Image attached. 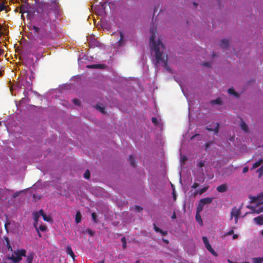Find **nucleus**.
I'll return each mask as SVG.
<instances>
[{
  "instance_id": "nucleus-39",
  "label": "nucleus",
  "mask_w": 263,
  "mask_h": 263,
  "mask_svg": "<svg viewBox=\"0 0 263 263\" xmlns=\"http://www.w3.org/2000/svg\"><path fill=\"white\" fill-rule=\"evenodd\" d=\"M257 172L259 173V175L260 176L263 174V165L258 169Z\"/></svg>"
},
{
  "instance_id": "nucleus-35",
  "label": "nucleus",
  "mask_w": 263,
  "mask_h": 263,
  "mask_svg": "<svg viewBox=\"0 0 263 263\" xmlns=\"http://www.w3.org/2000/svg\"><path fill=\"white\" fill-rule=\"evenodd\" d=\"M202 240L205 246L207 245V244H210L209 242V240L208 238L205 236L202 237Z\"/></svg>"
},
{
  "instance_id": "nucleus-52",
  "label": "nucleus",
  "mask_w": 263,
  "mask_h": 263,
  "mask_svg": "<svg viewBox=\"0 0 263 263\" xmlns=\"http://www.w3.org/2000/svg\"><path fill=\"white\" fill-rule=\"evenodd\" d=\"M87 232L89 234H90L91 236H93L94 233L90 229H88L87 230Z\"/></svg>"
},
{
  "instance_id": "nucleus-4",
  "label": "nucleus",
  "mask_w": 263,
  "mask_h": 263,
  "mask_svg": "<svg viewBox=\"0 0 263 263\" xmlns=\"http://www.w3.org/2000/svg\"><path fill=\"white\" fill-rule=\"evenodd\" d=\"M213 200V198L211 197H206L200 199L197 207L198 208V211H202L203 210L204 205L206 204L211 203Z\"/></svg>"
},
{
  "instance_id": "nucleus-34",
  "label": "nucleus",
  "mask_w": 263,
  "mask_h": 263,
  "mask_svg": "<svg viewBox=\"0 0 263 263\" xmlns=\"http://www.w3.org/2000/svg\"><path fill=\"white\" fill-rule=\"evenodd\" d=\"M39 231H41L42 232H44L46 230L47 227L44 225H41L39 228Z\"/></svg>"
},
{
  "instance_id": "nucleus-44",
  "label": "nucleus",
  "mask_w": 263,
  "mask_h": 263,
  "mask_svg": "<svg viewBox=\"0 0 263 263\" xmlns=\"http://www.w3.org/2000/svg\"><path fill=\"white\" fill-rule=\"evenodd\" d=\"M135 209L137 212H140L142 210V208L138 205H136L135 207Z\"/></svg>"
},
{
  "instance_id": "nucleus-55",
  "label": "nucleus",
  "mask_w": 263,
  "mask_h": 263,
  "mask_svg": "<svg viewBox=\"0 0 263 263\" xmlns=\"http://www.w3.org/2000/svg\"><path fill=\"white\" fill-rule=\"evenodd\" d=\"M162 240L164 242H165L166 244H168L169 243V241L167 239H165L164 238H162Z\"/></svg>"
},
{
  "instance_id": "nucleus-59",
  "label": "nucleus",
  "mask_w": 263,
  "mask_h": 263,
  "mask_svg": "<svg viewBox=\"0 0 263 263\" xmlns=\"http://www.w3.org/2000/svg\"><path fill=\"white\" fill-rule=\"evenodd\" d=\"M9 223H6L5 224V229L7 230V224H9Z\"/></svg>"
},
{
  "instance_id": "nucleus-9",
  "label": "nucleus",
  "mask_w": 263,
  "mask_h": 263,
  "mask_svg": "<svg viewBox=\"0 0 263 263\" xmlns=\"http://www.w3.org/2000/svg\"><path fill=\"white\" fill-rule=\"evenodd\" d=\"M209 186L208 185H206V186L202 187V189L195 192L194 193H193L192 196L193 197H195L197 195H201L202 194H203L204 193H205V192H206V191L209 189Z\"/></svg>"
},
{
  "instance_id": "nucleus-18",
  "label": "nucleus",
  "mask_w": 263,
  "mask_h": 263,
  "mask_svg": "<svg viewBox=\"0 0 263 263\" xmlns=\"http://www.w3.org/2000/svg\"><path fill=\"white\" fill-rule=\"evenodd\" d=\"M254 221L258 225L261 226L263 224V218L261 215L255 217Z\"/></svg>"
},
{
  "instance_id": "nucleus-16",
  "label": "nucleus",
  "mask_w": 263,
  "mask_h": 263,
  "mask_svg": "<svg viewBox=\"0 0 263 263\" xmlns=\"http://www.w3.org/2000/svg\"><path fill=\"white\" fill-rule=\"evenodd\" d=\"M104 67V66L102 64H92L86 66L87 68L91 69H102Z\"/></svg>"
},
{
  "instance_id": "nucleus-62",
  "label": "nucleus",
  "mask_w": 263,
  "mask_h": 263,
  "mask_svg": "<svg viewBox=\"0 0 263 263\" xmlns=\"http://www.w3.org/2000/svg\"><path fill=\"white\" fill-rule=\"evenodd\" d=\"M193 4H194V5L195 7H197V5H198V4H197V3H196L195 2H194V3H193Z\"/></svg>"
},
{
  "instance_id": "nucleus-54",
  "label": "nucleus",
  "mask_w": 263,
  "mask_h": 263,
  "mask_svg": "<svg viewBox=\"0 0 263 263\" xmlns=\"http://www.w3.org/2000/svg\"><path fill=\"white\" fill-rule=\"evenodd\" d=\"M202 64H203V65L205 66H210V63L209 62H203Z\"/></svg>"
},
{
  "instance_id": "nucleus-22",
  "label": "nucleus",
  "mask_w": 263,
  "mask_h": 263,
  "mask_svg": "<svg viewBox=\"0 0 263 263\" xmlns=\"http://www.w3.org/2000/svg\"><path fill=\"white\" fill-rule=\"evenodd\" d=\"M262 162H263L262 159H260L258 161H256L255 163H254L253 164L252 167L251 168V170H254V169L258 167V166H259L261 165V164L262 163Z\"/></svg>"
},
{
  "instance_id": "nucleus-30",
  "label": "nucleus",
  "mask_w": 263,
  "mask_h": 263,
  "mask_svg": "<svg viewBox=\"0 0 263 263\" xmlns=\"http://www.w3.org/2000/svg\"><path fill=\"white\" fill-rule=\"evenodd\" d=\"M109 6V4L107 2H103L101 3V7L102 9L103 10L104 12L106 13V8L107 6Z\"/></svg>"
},
{
  "instance_id": "nucleus-42",
  "label": "nucleus",
  "mask_w": 263,
  "mask_h": 263,
  "mask_svg": "<svg viewBox=\"0 0 263 263\" xmlns=\"http://www.w3.org/2000/svg\"><path fill=\"white\" fill-rule=\"evenodd\" d=\"M152 121L155 125L158 124V120L156 117H152Z\"/></svg>"
},
{
  "instance_id": "nucleus-32",
  "label": "nucleus",
  "mask_w": 263,
  "mask_h": 263,
  "mask_svg": "<svg viewBox=\"0 0 263 263\" xmlns=\"http://www.w3.org/2000/svg\"><path fill=\"white\" fill-rule=\"evenodd\" d=\"M201 138L202 136L200 134H195L191 138V139H194L197 138L198 140H200L201 139Z\"/></svg>"
},
{
  "instance_id": "nucleus-49",
  "label": "nucleus",
  "mask_w": 263,
  "mask_h": 263,
  "mask_svg": "<svg viewBox=\"0 0 263 263\" xmlns=\"http://www.w3.org/2000/svg\"><path fill=\"white\" fill-rule=\"evenodd\" d=\"M159 233L162 235V236H165L167 235V231H164L161 229L160 232Z\"/></svg>"
},
{
  "instance_id": "nucleus-5",
  "label": "nucleus",
  "mask_w": 263,
  "mask_h": 263,
  "mask_svg": "<svg viewBox=\"0 0 263 263\" xmlns=\"http://www.w3.org/2000/svg\"><path fill=\"white\" fill-rule=\"evenodd\" d=\"M240 213V210L239 209H237L236 207L233 208L231 212L230 219L232 220L233 217H234L235 223H236L238 221Z\"/></svg>"
},
{
  "instance_id": "nucleus-17",
  "label": "nucleus",
  "mask_w": 263,
  "mask_h": 263,
  "mask_svg": "<svg viewBox=\"0 0 263 263\" xmlns=\"http://www.w3.org/2000/svg\"><path fill=\"white\" fill-rule=\"evenodd\" d=\"M206 249L214 256H217V253L214 250L210 244H207L205 246Z\"/></svg>"
},
{
  "instance_id": "nucleus-58",
  "label": "nucleus",
  "mask_w": 263,
  "mask_h": 263,
  "mask_svg": "<svg viewBox=\"0 0 263 263\" xmlns=\"http://www.w3.org/2000/svg\"><path fill=\"white\" fill-rule=\"evenodd\" d=\"M210 145V143H206L205 144V148H208Z\"/></svg>"
},
{
  "instance_id": "nucleus-31",
  "label": "nucleus",
  "mask_w": 263,
  "mask_h": 263,
  "mask_svg": "<svg viewBox=\"0 0 263 263\" xmlns=\"http://www.w3.org/2000/svg\"><path fill=\"white\" fill-rule=\"evenodd\" d=\"M96 108L98 109L100 111H101L102 113L104 114L105 112V108L103 107H101L99 105H97L96 106Z\"/></svg>"
},
{
  "instance_id": "nucleus-6",
  "label": "nucleus",
  "mask_w": 263,
  "mask_h": 263,
  "mask_svg": "<svg viewBox=\"0 0 263 263\" xmlns=\"http://www.w3.org/2000/svg\"><path fill=\"white\" fill-rule=\"evenodd\" d=\"M251 203H256L257 205L263 203V193L258 195L257 196H253L251 198Z\"/></svg>"
},
{
  "instance_id": "nucleus-40",
  "label": "nucleus",
  "mask_w": 263,
  "mask_h": 263,
  "mask_svg": "<svg viewBox=\"0 0 263 263\" xmlns=\"http://www.w3.org/2000/svg\"><path fill=\"white\" fill-rule=\"evenodd\" d=\"M72 102L77 105H79L80 104V101L77 99H72Z\"/></svg>"
},
{
  "instance_id": "nucleus-45",
  "label": "nucleus",
  "mask_w": 263,
  "mask_h": 263,
  "mask_svg": "<svg viewBox=\"0 0 263 263\" xmlns=\"http://www.w3.org/2000/svg\"><path fill=\"white\" fill-rule=\"evenodd\" d=\"M199 186V184L196 182L194 183V184L192 185V189H196Z\"/></svg>"
},
{
  "instance_id": "nucleus-14",
  "label": "nucleus",
  "mask_w": 263,
  "mask_h": 263,
  "mask_svg": "<svg viewBox=\"0 0 263 263\" xmlns=\"http://www.w3.org/2000/svg\"><path fill=\"white\" fill-rule=\"evenodd\" d=\"M229 44V41L227 39H222L219 44L221 48L225 49L228 47Z\"/></svg>"
},
{
  "instance_id": "nucleus-38",
  "label": "nucleus",
  "mask_w": 263,
  "mask_h": 263,
  "mask_svg": "<svg viewBox=\"0 0 263 263\" xmlns=\"http://www.w3.org/2000/svg\"><path fill=\"white\" fill-rule=\"evenodd\" d=\"M32 29L34 30V33H38L40 31V28L36 26L33 25L32 26Z\"/></svg>"
},
{
  "instance_id": "nucleus-15",
  "label": "nucleus",
  "mask_w": 263,
  "mask_h": 263,
  "mask_svg": "<svg viewBox=\"0 0 263 263\" xmlns=\"http://www.w3.org/2000/svg\"><path fill=\"white\" fill-rule=\"evenodd\" d=\"M201 212V211H198V208H197L195 218H196V220L199 223H200L201 225H202V220L201 217V216L200 215V213Z\"/></svg>"
},
{
  "instance_id": "nucleus-51",
  "label": "nucleus",
  "mask_w": 263,
  "mask_h": 263,
  "mask_svg": "<svg viewBox=\"0 0 263 263\" xmlns=\"http://www.w3.org/2000/svg\"><path fill=\"white\" fill-rule=\"evenodd\" d=\"M37 213H39V214H40V216H42L43 215H44V214H45V213H44V211H43L42 210H40Z\"/></svg>"
},
{
  "instance_id": "nucleus-43",
  "label": "nucleus",
  "mask_w": 263,
  "mask_h": 263,
  "mask_svg": "<svg viewBox=\"0 0 263 263\" xmlns=\"http://www.w3.org/2000/svg\"><path fill=\"white\" fill-rule=\"evenodd\" d=\"M154 229L156 232L159 233V232L161 231V229L157 227L155 223H154Z\"/></svg>"
},
{
  "instance_id": "nucleus-47",
  "label": "nucleus",
  "mask_w": 263,
  "mask_h": 263,
  "mask_svg": "<svg viewBox=\"0 0 263 263\" xmlns=\"http://www.w3.org/2000/svg\"><path fill=\"white\" fill-rule=\"evenodd\" d=\"M34 226L35 228L36 231L37 232V234H38L39 236L40 237H41L42 235H41L40 231H39V229L37 228V226H36V224H34Z\"/></svg>"
},
{
  "instance_id": "nucleus-25",
  "label": "nucleus",
  "mask_w": 263,
  "mask_h": 263,
  "mask_svg": "<svg viewBox=\"0 0 263 263\" xmlns=\"http://www.w3.org/2000/svg\"><path fill=\"white\" fill-rule=\"evenodd\" d=\"M33 219L35 221V223L34 224H36V226L37 225V223L38 222V220L40 217V214L37 212H35L33 214Z\"/></svg>"
},
{
  "instance_id": "nucleus-3",
  "label": "nucleus",
  "mask_w": 263,
  "mask_h": 263,
  "mask_svg": "<svg viewBox=\"0 0 263 263\" xmlns=\"http://www.w3.org/2000/svg\"><path fill=\"white\" fill-rule=\"evenodd\" d=\"M26 251L24 249L17 250L14 252L9 259L12 260L14 263H17L22 259V257L26 256Z\"/></svg>"
},
{
  "instance_id": "nucleus-60",
  "label": "nucleus",
  "mask_w": 263,
  "mask_h": 263,
  "mask_svg": "<svg viewBox=\"0 0 263 263\" xmlns=\"http://www.w3.org/2000/svg\"><path fill=\"white\" fill-rule=\"evenodd\" d=\"M21 18H22V20H25V17H24V14H22V15H21Z\"/></svg>"
},
{
  "instance_id": "nucleus-33",
  "label": "nucleus",
  "mask_w": 263,
  "mask_h": 263,
  "mask_svg": "<svg viewBox=\"0 0 263 263\" xmlns=\"http://www.w3.org/2000/svg\"><path fill=\"white\" fill-rule=\"evenodd\" d=\"M42 217L44 221L49 222L51 220L50 216H47L46 214L43 215Z\"/></svg>"
},
{
  "instance_id": "nucleus-12",
  "label": "nucleus",
  "mask_w": 263,
  "mask_h": 263,
  "mask_svg": "<svg viewBox=\"0 0 263 263\" xmlns=\"http://www.w3.org/2000/svg\"><path fill=\"white\" fill-rule=\"evenodd\" d=\"M206 129L209 132H214V134L217 135L219 130V124L218 123H216V126L214 129L207 126L206 127Z\"/></svg>"
},
{
  "instance_id": "nucleus-24",
  "label": "nucleus",
  "mask_w": 263,
  "mask_h": 263,
  "mask_svg": "<svg viewBox=\"0 0 263 263\" xmlns=\"http://www.w3.org/2000/svg\"><path fill=\"white\" fill-rule=\"evenodd\" d=\"M128 160H129V161L131 165L133 167H135L136 166V162L135 160V158L133 157V156L132 155H130L129 156Z\"/></svg>"
},
{
  "instance_id": "nucleus-28",
  "label": "nucleus",
  "mask_w": 263,
  "mask_h": 263,
  "mask_svg": "<svg viewBox=\"0 0 263 263\" xmlns=\"http://www.w3.org/2000/svg\"><path fill=\"white\" fill-rule=\"evenodd\" d=\"M228 93L230 95H233L235 96L238 97V94L235 91L234 89L232 88H230L228 89Z\"/></svg>"
},
{
  "instance_id": "nucleus-57",
  "label": "nucleus",
  "mask_w": 263,
  "mask_h": 263,
  "mask_svg": "<svg viewBox=\"0 0 263 263\" xmlns=\"http://www.w3.org/2000/svg\"><path fill=\"white\" fill-rule=\"evenodd\" d=\"M171 218L172 219H175L176 218V215L175 212H174L173 214L172 215Z\"/></svg>"
},
{
  "instance_id": "nucleus-26",
  "label": "nucleus",
  "mask_w": 263,
  "mask_h": 263,
  "mask_svg": "<svg viewBox=\"0 0 263 263\" xmlns=\"http://www.w3.org/2000/svg\"><path fill=\"white\" fill-rule=\"evenodd\" d=\"M263 262V257H255L253 258V263H261Z\"/></svg>"
},
{
  "instance_id": "nucleus-23",
  "label": "nucleus",
  "mask_w": 263,
  "mask_h": 263,
  "mask_svg": "<svg viewBox=\"0 0 263 263\" xmlns=\"http://www.w3.org/2000/svg\"><path fill=\"white\" fill-rule=\"evenodd\" d=\"M211 104H221L222 100L220 98H217L215 100H213L210 101Z\"/></svg>"
},
{
  "instance_id": "nucleus-21",
  "label": "nucleus",
  "mask_w": 263,
  "mask_h": 263,
  "mask_svg": "<svg viewBox=\"0 0 263 263\" xmlns=\"http://www.w3.org/2000/svg\"><path fill=\"white\" fill-rule=\"evenodd\" d=\"M81 214L80 211H78L76 215L75 221L77 223H79L81 221Z\"/></svg>"
},
{
  "instance_id": "nucleus-11",
  "label": "nucleus",
  "mask_w": 263,
  "mask_h": 263,
  "mask_svg": "<svg viewBox=\"0 0 263 263\" xmlns=\"http://www.w3.org/2000/svg\"><path fill=\"white\" fill-rule=\"evenodd\" d=\"M120 34V40L117 42L119 46H122L124 45L125 41L124 40V35L122 31L119 32Z\"/></svg>"
},
{
  "instance_id": "nucleus-36",
  "label": "nucleus",
  "mask_w": 263,
  "mask_h": 263,
  "mask_svg": "<svg viewBox=\"0 0 263 263\" xmlns=\"http://www.w3.org/2000/svg\"><path fill=\"white\" fill-rule=\"evenodd\" d=\"M121 241L122 242L123 248L125 249L126 247V239L125 237L121 238Z\"/></svg>"
},
{
  "instance_id": "nucleus-29",
  "label": "nucleus",
  "mask_w": 263,
  "mask_h": 263,
  "mask_svg": "<svg viewBox=\"0 0 263 263\" xmlns=\"http://www.w3.org/2000/svg\"><path fill=\"white\" fill-rule=\"evenodd\" d=\"M84 177L85 178L88 179L90 177V173L88 170H87L84 174Z\"/></svg>"
},
{
  "instance_id": "nucleus-7",
  "label": "nucleus",
  "mask_w": 263,
  "mask_h": 263,
  "mask_svg": "<svg viewBox=\"0 0 263 263\" xmlns=\"http://www.w3.org/2000/svg\"><path fill=\"white\" fill-rule=\"evenodd\" d=\"M29 8L30 5L28 3L26 4L21 5L20 7L19 12L22 14H24L25 13H28L29 14L31 13V11L29 10Z\"/></svg>"
},
{
  "instance_id": "nucleus-10",
  "label": "nucleus",
  "mask_w": 263,
  "mask_h": 263,
  "mask_svg": "<svg viewBox=\"0 0 263 263\" xmlns=\"http://www.w3.org/2000/svg\"><path fill=\"white\" fill-rule=\"evenodd\" d=\"M8 34V27L6 26H3L0 24V37L4 35H7Z\"/></svg>"
},
{
  "instance_id": "nucleus-63",
  "label": "nucleus",
  "mask_w": 263,
  "mask_h": 263,
  "mask_svg": "<svg viewBox=\"0 0 263 263\" xmlns=\"http://www.w3.org/2000/svg\"><path fill=\"white\" fill-rule=\"evenodd\" d=\"M135 263H140V261H139V260H137V261L135 262Z\"/></svg>"
},
{
  "instance_id": "nucleus-20",
  "label": "nucleus",
  "mask_w": 263,
  "mask_h": 263,
  "mask_svg": "<svg viewBox=\"0 0 263 263\" xmlns=\"http://www.w3.org/2000/svg\"><path fill=\"white\" fill-rule=\"evenodd\" d=\"M240 127L241 129L243 130L245 132H248L249 128L246 123L243 121H242L240 123Z\"/></svg>"
},
{
  "instance_id": "nucleus-50",
  "label": "nucleus",
  "mask_w": 263,
  "mask_h": 263,
  "mask_svg": "<svg viewBox=\"0 0 263 263\" xmlns=\"http://www.w3.org/2000/svg\"><path fill=\"white\" fill-rule=\"evenodd\" d=\"M249 170V168L248 166H246L245 167L243 170H242V172L243 173H247Z\"/></svg>"
},
{
  "instance_id": "nucleus-8",
  "label": "nucleus",
  "mask_w": 263,
  "mask_h": 263,
  "mask_svg": "<svg viewBox=\"0 0 263 263\" xmlns=\"http://www.w3.org/2000/svg\"><path fill=\"white\" fill-rule=\"evenodd\" d=\"M247 207L251 210L252 213L259 214L260 213L263 212V206L257 208L253 205H249Z\"/></svg>"
},
{
  "instance_id": "nucleus-64",
  "label": "nucleus",
  "mask_w": 263,
  "mask_h": 263,
  "mask_svg": "<svg viewBox=\"0 0 263 263\" xmlns=\"http://www.w3.org/2000/svg\"><path fill=\"white\" fill-rule=\"evenodd\" d=\"M261 234L262 235H263V230L261 231Z\"/></svg>"
},
{
  "instance_id": "nucleus-37",
  "label": "nucleus",
  "mask_w": 263,
  "mask_h": 263,
  "mask_svg": "<svg viewBox=\"0 0 263 263\" xmlns=\"http://www.w3.org/2000/svg\"><path fill=\"white\" fill-rule=\"evenodd\" d=\"M91 216L92 218V220L94 221V222L97 223V215L95 213L93 212L91 214Z\"/></svg>"
},
{
  "instance_id": "nucleus-41",
  "label": "nucleus",
  "mask_w": 263,
  "mask_h": 263,
  "mask_svg": "<svg viewBox=\"0 0 263 263\" xmlns=\"http://www.w3.org/2000/svg\"><path fill=\"white\" fill-rule=\"evenodd\" d=\"M204 165V162L203 161H199L198 163V166L199 167H202Z\"/></svg>"
},
{
  "instance_id": "nucleus-48",
  "label": "nucleus",
  "mask_w": 263,
  "mask_h": 263,
  "mask_svg": "<svg viewBox=\"0 0 263 263\" xmlns=\"http://www.w3.org/2000/svg\"><path fill=\"white\" fill-rule=\"evenodd\" d=\"M28 263H31L32 260V257L28 256L27 258Z\"/></svg>"
},
{
  "instance_id": "nucleus-56",
  "label": "nucleus",
  "mask_w": 263,
  "mask_h": 263,
  "mask_svg": "<svg viewBox=\"0 0 263 263\" xmlns=\"http://www.w3.org/2000/svg\"><path fill=\"white\" fill-rule=\"evenodd\" d=\"M238 237V236L237 234H234L233 236V239H237V238Z\"/></svg>"
},
{
  "instance_id": "nucleus-2",
  "label": "nucleus",
  "mask_w": 263,
  "mask_h": 263,
  "mask_svg": "<svg viewBox=\"0 0 263 263\" xmlns=\"http://www.w3.org/2000/svg\"><path fill=\"white\" fill-rule=\"evenodd\" d=\"M34 1L36 3V12L39 14L41 24L45 26L50 22L51 15L58 11V3L55 1L50 2L42 1L37 3V1L39 0Z\"/></svg>"
},
{
  "instance_id": "nucleus-1",
  "label": "nucleus",
  "mask_w": 263,
  "mask_h": 263,
  "mask_svg": "<svg viewBox=\"0 0 263 263\" xmlns=\"http://www.w3.org/2000/svg\"><path fill=\"white\" fill-rule=\"evenodd\" d=\"M149 31L151 35L149 37V48L153 63L157 69L161 63L163 64V67L168 71H170L167 64V55L164 53L165 47L160 39L155 40L156 27L154 26L150 28Z\"/></svg>"
},
{
  "instance_id": "nucleus-61",
  "label": "nucleus",
  "mask_w": 263,
  "mask_h": 263,
  "mask_svg": "<svg viewBox=\"0 0 263 263\" xmlns=\"http://www.w3.org/2000/svg\"><path fill=\"white\" fill-rule=\"evenodd\" d=\"M98 263H104V260H101L98 262Z\"/></svg>"
},
{
  "instance_id": "nucleus-27",
  "label": "nucleus",
  "mask_w": 263,
  "mask_h": 263,
  "mask_svg": "<svg viewBox=\"0 0 263 263\" xmlns=\"http://www.w3.org/2000/svg\"><path fill=\"white\" fill-rule=\"evenodd\" d=\"M5 239L6 240V243H7V247L8 248V250L12 251V249L10 243L9 239L8 237H5Z\"/></svg>"
},
{
  "instance_id": "nucleus-46",
  "label": "nucleus",
  "mask_w": 263,
  "mask_h": 263,
  "mask_svg": "<svg viewBox=\"0 0 263 263\" xmlns=\"http://www.w3.org/2000/svg\"><path fill=\"white\" fill-rule=\"evenodd\" d=\"M234 234V231L233 230H230L229 232H228L227 233H226L225 234V235L226 236H228V235H231L232 234Z\"/></svg>"
},
{
  "instance_id": "nucleus-19",
  "label": "nucleus",
  "mask_w": 263,
  "mask_h": 263,
  "mask_svg": "<svg viewBox=\"0 0 263 263\" xmlns=\"http://www.w3.org/2000/svg\"><path fill=\"white\" fill-rule=\"evenodd\" d=\"M66 253L69 254L73 259H74L75 255L74 253L70 246H67L66 248Z\"/></svg>"
},
{
  "instance_id": "nucleus-13",
  "label": "nucleus",
  "mask_w": 263,
  "mask_h": 263,
  "mask_svg": "<svg viewBox=\"0 0 263 263\" xmlns=\"http://www.w3.org/2000/svg\"><path fill=\"white\" fill-rule=\"evenodd\" d=\"M228 189L227 185L225 184H222L217 187V191L219 193H223L227 191Z\"/></svg>"
},
{
  "instance_id": "nucleus-53",
  "label": "nucleus",
  "mask_w": 263,
  "mask_h": 263,
  "mask_svg": "<svg viewBox=\"0 0 263 263\" xmlns=\"http://www.w3.org/2000/svg\"><path fill=\"white\" fill-rule=\"evenodd\" d=\"M19 194H20V192H15L13 195V197L15 198L17 197L18 196Z\"/></svg>"
}]
</instances>
